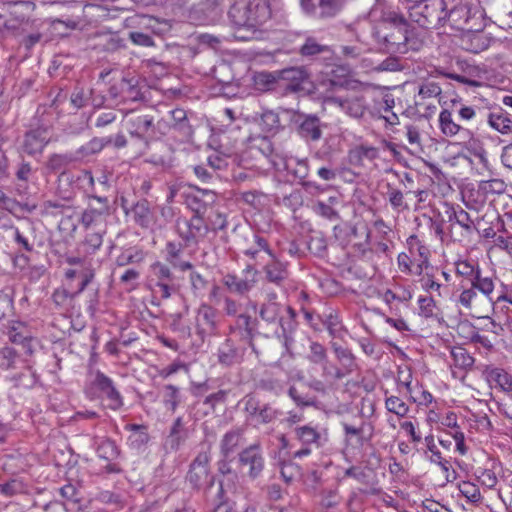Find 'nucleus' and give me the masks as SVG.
<instances>
[{
    "mask_svg": "<svg viewBox=\"0 0 512 512\" xmlns=\"http://www.w3.org/2000/svg\"><path fill=\"white\" fill-rule=\"evenodd\" d=\"M458 489L469 502L478 504L482 501V495L479 487L470 481H462L458 484Z\"/></svg>",
    "mask_w": 512,
    "mask_h": 512,
    "instance_id": "40",
    "label": "nucleus"
},
{
    "mask_svg": "<svg viewBox=\"0 0 512 512\" xmlns=\"http://www.w3.org/2000/svg\"><path fill=\"white\" fill-rule=\"evenodd\" d=\"M94 277V273L92 270L86 271L82 274V281L78 288V290L74 293H70L67 289L61 287L54 290L52 294V300L55 305L59 307H65L71 301V299L81 293L86 286L91 282Z\"/></svg>",
    "mask_w": 512,
    "mask_h": 512,
    "instance_id": "19",
    "label": "nucleus"
},
{
    "mask_svg": "<svg viewBox=\"0 0 512 512\" xmlns=\"http://www.w3.org/2000/svg\"><path fill=\"white\" fill-rule=\"evenodd\" d=\"M470 147L472 148L471 151L473 155L478 158L479 162L484 166L488 167L489 160H488V153L487 151L479 145L475 140L469 142Z\"/></svg>",
    "mask_w": 512,
    "mask_h": 512,
    "instance_id": "63",
    "label": "nucleus"
},
{
    "mask_svg": "<svg viewBox=\"0 0 512 512\" xmlns=\"http://www.w3.org/2000/svg\"><path fill=\"white\" fill-rule=\"evenodd\" d=\"M130 429L134 431L129 437V440L134 447L139 448L148 442V434L142 431L138 425H131Z\"/></svg>",
    "mask_w": 512,
    "mask_h": 512,
    "instance_id": "54",
    "label": "nucleus"
},
{
    "mask_svg": "<svg viewBox=\"0 0 512 512\" xmlns=\"http://www.w3.org/2000/svg\"><path fill=\"white\" fill-rule=\"evenodd\" d=\"M327 50V46L320 45L313 38H308L305 44L301 48V53L306 56H311L315 54H319L323 51Z\"/></svg>",
    "mask_w": 512,
    "mask_h": 512,
    "instance_id": "56",
    "label": "nucleus"
},
{
    "mask_svg": "<svg viewBox=\"0 0 512 512\" xmlns=\"http://www.w3.org/2000/svg\"><path fill=\"white\" fill-rule=\"evenodd\" d=\"M421 288L427 292H436L442 296V285L435 279L433 274L425 273L420 279Z\"/></svg>",
    "mask_w": 512,
    "mask_h": 512,
    "instance_id": "51",
    "label": "nucleus"
},
{
    "mask_svg": "<svg viewBox=\"0 0 512 512\" xmlns=\"http://www.w3.org/2000/svg\"><path fill=\"white\" fill-rule=\"evenodd\" d=\"M10 380L14 383L15 386L31 388L33 387L38 379L34 371H32L31 364L29 362L25 363V371L13 375Z\"/></svg>",
    "mask_w": 512,
    "mask_h": 512,
    "instance_id": "34",
    "label": "nucleus"
},
{
    "mask_svg": "<svg viewBox=\"0 0 512 512\" xmlns=\"http://www.w3.org/2000/svg\"><path fill=\"white\" fill-rule=\"evenodd\" d=\"M144 260V253L135 248H130L123 251L117 258L116 263L118 266H126L129 264L140 263Z\"/></svg>",
    "mask_w": 512,
    "mask_h": 512,
    "instance_id": "42",
    "label": "nucleus"
},
{
    "mask_svg": "<svg viewBox=\"0 0 512 512\" xmlns=\"http://www.w3.org/2000/svg\"><path fill=\"white\" fill-rule=\"evenodd\" d=\"M153 117L149 115H139L129 120V132L132 136L144 138L153 126Z\"/></svg>",
    "mask_w": 512,
    "mask_h": 512,
    "instance_id": "28",
    "label": "nucleus"
},
{
    "mask_svg": "<svg viewBox=\"0 0 512 512\" xmlns=\"http://www.w3.org/2000/svg\"><path fill=\"white\" fill-rule=\"evenodd\" d=\"M246 273H252L253 276L256 275V271L248 266L247 269H246ZM255 278L252 277L251 279L249 278H239L237 277L236 275H232V274H227L223 277V284L232 292H235V293H239V294H243L245 292H248L249 290H251L254 285H255Z\"/></svg>",
    "mask_w": 512,
    "mask_h": 512,
    "instance_id": "21",
    "label": "nucleus"
},
{
    "mask_svg": "<svg viewBox=\"0 0 512 512\" xmlns=\"http://www.w3.org/2000/svg\"><path fill=\"white\" fill-rule=\"evenodd\" d=\"M185 436L182 433V420L177 418L170 431L169 442L173 450H178Z\"/></svg>",
    "mask_w": 512,
    "mask_h": 512,
    "instance_id": "47",
    "label": "nucleus"
},
{
    "mask_svg": "<svg viewBox=\"0 0 512 512\" xmlns=\"http://www.w3.org/2000/svg\"><path fill=\"white\" fill-rule=\"evenodd\" d=\"M487 123L493 130L502 135L512 133V119L502 110L490 112L487 116Z\"/></svg>",
    "mask_w": 512,
    "mask_h": 512,
    "instance_id": "25",
    "label": "nucleus"
},
{
    "mask_svg": "<svg viewBox=\"0 0 512 512\" xmlns=\"http://www.w3.org/2000/svg\"><path fill=\"white\" fill-rule=\"evenodd\" d=\"M251 243H252L251 246H249L243 250V253L246 256H249L250 258L255 259L257 257V255L263 251L266 254H268L271 257V259H274V254L269 249L267 241L264 238H262L256 234H252L251 235Z\"/></svg>",
    "mask_w": 512,
    "mask_h": 512,
    "instance_id": "33",
    "label": "nucleus"
},
{
    "mask_svg": "<svg viewBox=\"0 0 512 512\" xmlns=\"http://www.w3.org/2000/svg\"><path fill=\"white\" fill-rule=\"evenodd\" d=\"M260 318L267 323H278L281 332L278 330V336L287 339L296 329V313L290 307L281 305L274 299H269L265 302L259 310Z\"/></svg>",
    "mask_w": 512,
    "mask_h": 512,
    "instance_id": "5",
    "label": "nucleus"
},
{
    "mask_svg": "<svg viewBox=\"0 0 512 512\" xmlns=\"http://www.w3.org/2000/svg\"><path fill=\"white\" fill-rule=\"evenodd\" d=\"M379 150L374 146L361 144L352 149L349 153L351 163L362 164L364 160L373 161L378 158Z\"/></svg>",
    "mask_w": 512,
    "mask_h": 512,
    "instance_id": "29",
    "label": "nucleus"
},
{
    "mask_svg": "<svg viewBox=\"0 0 512 512\" xmlns=\"http://www.w3.org/2000/svg\"><path fill=\"white\" fill-rule=\"evenodd\" d=\"M129 39L135 44L143 47H151L154 45L152 37L142 32H130Z\"/></svg>",
    "mask_w": 512,
    "mask_h": 512,
    "instance_id": "62",
    "label": "nucleus"
},
{
    "mask_svg": "<svg viewBox=\"0 0 512 512\" xmlns=\"http://www.w3.org/2000/svg\"><path fill=\"white\" fill-rule=\"evenodd\" d=\"M242 199L254 208H260L266 199V195L257 191H248L242 194Z\"/></svg>",
    "mask_w": 512,
    "mask_h": 512,
    "instance_id": "55",
    "label": "nucleus"
},
{
    "mask_svg": "<svg viewBox=\"0 0 512 512\" xmlns=\"http://www.w3.org/2000/svg\"><path fill=\"white\" fill-rule=\"evenodd\" d=\"M397 382L400 386L405 387L408 394H412V373L408 368H400L397 373Z\"/></svg>",
    "mask_w": 512,
    "mask_h": 512,
    "instance_id": "60",
    "label": "nucleus"
},
{
    "mask_svg": "<svg viewBox=\"0 0 512 512\" xmlns=\"http://www.w3.org/2000/svg\"><path fill=\"white\" fill-rule=\"evenodd\" d=\"M449 222L451 223V226H453V224L459 225L465 231L466 235H470L473 232V220L471 219L469 213L463 209L454 211L449 216Z\"/></svg>",
    "mask_w": 512,
    "mask_h": 512,
    "instance_id": "38",
    "label": "nucleus"
},
{
    "mask_svg": "<svg viewBox=\"0 0 512 512\" xmlns=\"http://www.w3.org/2000/svg\"><path fill=\"white\" fill-rule=\"evenodd\" d=\"M441 91V87L437 83L427 82L420 86L418 94L422 98H432L440 95Z\"/></svg>",
    "mask_w": 512,
    "mask_h": 512,
    "instance_id": "59",
    "label": "nucleus"
},
{
    "mask_svg": "<svg viewBox=\"0 0 512 512\" xmlns=\"http://www.w3.org/2000/svg\"><path fill=\"white\" fill-rule=\"evenodd\" d=\"M320 366L322 368V376L326 379H341L344 376V373L340 369L329 362L328 357Z\"/></svg>",
    "mask_w": 512,
    "mask_h": 512,
    "instance_id": "57",
    "label": "nucleus"
},
{
    "mask_svg": "<svg viewBox=\"0 0 512 512\" xmlns=\"http://www.w3.org/2000/svg\"><path fill=\"white\" fill-rule=\"evenodd\" d=\"M345 0H318L315 6L313 0H301L302 8L310 14H318L321 17L334 16L342 7Z\"/></svg>",
    "mask_w": 512,
    "mask_h": 512,
    "instance_id": "15",
    "label": "nucleus"
},
{
    "mask_svg": "<svg viewBox=\"0 0 512 512\" xmlns=\"http://www.w3.org/2000/svg\"><path fill=\"white\" fill-rule=\"evenodd\" d=\"M410 18L419 26L426 29H435L442 26L448 12L445 0H421L409 8Z\"/></svg>",
    "mask_w": 512,
    "mask_h": 512,
    "instance_id": "3",
    "label": "nucleus"
},
{
    "mask_svg": "<svg viewBox=\"0 0 512 512\" xmlns=\"http://www.w3.org/2000/svg\"><path fill=\"white\" fill-rule=\"evenodd\" d=\"M28 360L23 359L18 352L9 346H5L0 350V368L4 370H13L20 367L21 363Z\"/></svg>",
    "mask_w": 512,
    "mask_h": 512,
    "instance_id": "27",
    "label": "nucleus"
},
{
    "mask_svg": "<svg viewBox=\"0 0 512 512\" xmlns=\"http://www.w3.org/2000/svg\"><path fill=\"white\" fill-rule=\"evenodd\" d=\"M265 270L268 280L276 284H279L287 276L283 264L278 262L275 256L272 263L266 265Z\"/></svg>",
    "mask_w": 512,
    "mask_h": 512,
    "instance_id": "41",
    "label": "nucleus"
},
{
    "mask_svg": "<svg viewBox=\"0 0 512 512\" xmlns=\"http://www.w3.org/2000/svg\"><path fill=\"white\" fill-rule=\"evenodd\" d=\"M299 134L306 139L317 141L322 136L320 128V120L318 117L313 115L304 116L303 120L299 124Z\"/></svg>",
    "mask_w": 512,
    "mask_h": 512,
    "instance_id": "24",
    "label": "nucleus"
},
{
    "mask_svg": "<svg viewBox=\"0 0 512 512\" xmlns=\"http://www.w3.org/2000/svg\"><path fill=\"white\" fill-rule=\"evenodd\" d=\"M169 116L171 118V120L173 121L172 123H169L167 120L165 119H162L161 121L158 122V127L160 129H166V128H171V127H182L184 125V122L186 121V112L183 110V109H173L169 112Z\"/></svg>",
    "mask_w": 512,
    "mask_h": 512,
    "instance_id": "45",
    "label": "nucleus"
},
{
    "mask_svg": "<svg viewBox=\"0 0 512 512\" xmlns=\"http://www.w3.org/2000/svg\"><path fill=\"white\" fill-rule=\"evenodd\" d=\"M420 314L426 318L432 317L436 310V302L431 296H421L418 299Z\"/></svg>",
    "mask_w": 512,
    "mask_h": 512,
    "instance_id": "53",
    "label": "nucleus"
},
{
    "mask_svg": "<svg viewBox=\"0 0 512 512\" xmlns=\"http://www.w3.org/2000/svg\"><path fill=\"white\" fill-rule=\"evenodd\" d=\"M371 230L368 225L358 222L353 225L350 233V241L361 255H365L369 251Z\"/></svg>",
    "mask_w": 512,
    "mask_h": 512,
    "instance_id": "20",
    "label": "nucleus"
},
{
    "mask_svg": "<svg viewBox=\"0 0 512 512\" xmlns=\"http://www.w3.org/2000/svg\"><path fill=\"white\" fill-rule=\"evenodd\" d=\"M218 359L219 362L224 365H231L237 361V352L229 340H226L220 345L218 349Z\"/></svg>",
    "mask_w": 512,
    "mask_h": 512,
    "instance_id": "43",
    "label": "nucleus"
},
{
    "mask_svg": "<svg viewBox=\"0 0 512 512\" xmlns=\"http://www.w3.org/2000/svg\"><path fill=\"white\" fill-rule=\"evenodd\" d=\"M103 243L102 235L100 233H90L86 236L83 247L87 254L95 253Z\"/></svg>",
    "mask_w": 512,
    "mask_h": 512,
    "instance_id": "52",
    "label": "nucleus"
},
{
    "mask_svg": "<svg viewBox=\"0 0 512 512\" xmlns=\"http://www.w3.org/2000/svg\"><path fill=\"white\" fill-rule=\"evenodd\" d=\"M393 30L383 35L387 44V49L394 53H407V24L402 17H395L393 20Z\"/></svg>",
    "mask_w": 512,
    "mask_h": 512,
    "instance_id": "13",
    "label": "nucleus"
},
{
    "mask_svg": "<svg viewBox=\"0 0 512 512\" xmlns=\"http://www.w3.org/2000/svg\"><path fill=\"white\" fill-rule=\"evenodd\" d=\"M344 95L326 97L327 105L338 107L347 116L359 119L365 116L369 110L367 101L368 88L359 82H349L345 87Z\"/></svg>",
    "mask_w": 512,
    "mask_h": 512,
    "instance_id": "2",
    "label": "nucleus"
},
{
    "mask_svg": "<svg viewBox=\"0 0 512 512\" xmlns=\"http://www.w3.org/2000/svg\"><path fill=\"white\" fill-rule=\"evenodd\" d=\"M438 123L441 133L446 137H454L460 133L469 132L454 120L452 112L448 109H443L440 112Z\"/></svg>",
    "mask_w": 512,
    "mask_h": 512,
    "instance_id": "23",
    "label": "nucleus"
},
{
    "mask_svg": "<svg viewBox=\"0 0 512 512\" xmlns=\"http://www.w3.org/2000/svg\"><path fill=\"white\" fill-rule=\"evenodd\" d=\"M197 6L207 18L215 19L222 13L225 0H200Z\"/></svg>",
    "mask_w": 512,
    "mask_h": 512,
    "instance_id": "35",
    "label": "nucleus"
},
{
    "mask_svg": "<svg viewBox=\"0 0 512 512\" xmlns=\"http://www.w3.org/2000/svg\"><path fill=\"white\" fill-rule=\"evenodd\" d=\"M407 246L409 254L414 258V260H416V256H418L419 259L417 261L419 263L423 266L428 264L429 250L424 244H422L417 236L411 235L408 237Z\"/></svg>",
    "mask_w": 512,
    "mask_h": 512,
    "instance_id": "32",
    "label": "nucleus"
},
{
    "mask_svg": "<svg viewBox=\"0 0 512 512\" xmlns=\"http://www.w3.org/2000/svg\"><path fill=\"white\" fill-rule=\"evenodd\" d=\"M295 438L302 444V448L295 451L294 458H303L311 454V446L319 447L323 442L327 441L326 431L320 432L311 425L298 426L294 429Z\"/></svg>",
    "mask_w": 512,
    "mask_h": 512,
    "instance_id": "9",
    "label": "nucleus"
},
{
    "mask_svg": "<svg viewBox=\"0 0 512 512\" xmlns=\"http://www.w3.org/2000/svg\"><path fill=\"white\" fill-rule=\"evenodd\" d=\"M385 394H387V392ZM385 408L388 412L393 413L400 418L407 416L410 410L409 406L402 399L394 395H386Z\"/></svg>",
    "mask_w": 512,
    "mask_h": 512,
    "instance_id": "37",
    "label": "nucleus"
},
{
    "mask_svg": "<svg viewBox=\"0 0 512 512\" xmlns=\"http://www.w3.org/2000/svg\"><path fill=\"white\" fill-rule=\"evenodd\" d=\"M486 381L491 387L499 388L501 391L512 392V376L502 368L486 367L483 372Z\"/></svg>",
    "mask_w": 512,
    "mask_h": 512,
    "instance_id": "17",
    "label": "nucleus"
},
{
    "mask_svg": "<svg viewBox=\"0 0 512 512\" xmlns=\"http://www.w3.org/2000/svg\"><path fill=\"white\" fill-rule=\"evenodd\" d=\"M327 357V352L323 345L318 342L311 343L308 355V360L311 363L320 365L322 362H325Z\"/></svg>",
    "mask_w": 512,
    "mask_h": 512,
    "instance_id": "48",
    "label": "nucleus"
},
{
    "mask_svg": "<svg viewBox=\"0 0 512 512\" xmlns=\"http://www.w3.org/2000/svg\"><path fill=\"white\" fill-rule=\"evenodd\" d=\"M495 283L491 277L477 279L471 285L460 284L456 303L475 318H488L496 301L493 298Z\"/></svg>",
    "mask_w": 512,
    "mask_h": 512,
    "instance_id": "1",
    "label": "nucleus"
},
{
    "mask_svg": "<svg viewBox=\"0 0 512 512\" xmlns=\"http://www.w3.org/2000/svg\"><path fill=\"white\" fill-rule=\"evenodd\" d=\"M412 256L407 253H400L397 257L398 267L401 272L409 275H421L423 271V265L418 263L413 267Z\"/></svg>",
    "mask_w": 512,
    "mask_h": 512,
    "instance_id": "39",
    "label": "nucleus"
},
{
    "mask_svg": "<svg viewBox=\"0 0 512 512\" xmlns=\"http://www.w3.org/2000/svg\"><path fill=\"white\" fill-rule=\"evenodd\" d=\"M320 366L322 368V376L326 379H341L344 376V373L340 369L329 362L328 357Z\"/></svg>",
    "mask_w": 512,
    "mask_h": 512,
    "instance_id": "58",
    "label": "nucleus"
},
{
    "mask_svg": "<svg viewBox=\"0 0 512 512\" xmlns=\"http://www.w3.org/2000/svg\"><path fill=\"white\" fill-rule=\"evenodd\" d=\"M249 13L250 9L248 1H241L231 6L229 10V17L238 27L252 28Z\"/></svg>",
    "mask_w": 512,
    "mask_h": 512,
    "instance_id": "26",
    "label": "nucleus"
},
{
    "mask_svg": "<svg viewBox=\"0 0 512 512\" xmlns=\"http://www.w3.org/2000/svg\"><path fill=\"white\" fill-rule=\"evenodd\" d=\"M134 219L141 226H147L150 222V211L146 202H139L133 209Z\"/></svg>",
    "mask_w": 512,
    "mask_h": 512,
    "instance_id": "50",
    "label": "nucleus"
},
{
    "mask_svg": "<svg viewBox=\"0 0 512 512\" xmlns=\"http://www.w3.org/2000/svg\"><path fill=\"white\" fill-rule=\"evenodd\" d=\"M9 340L14 344L22 345L24 353L31 356L37 346V340L32 335V331L21 321H11L7 327Z\"/></svg>",
    "mask_w": 512,
    "mask_h": 512,
    "instance_id": "10",
    "label": "nucleus"
},
{
    "mask_svg": "<svg viewBox=\"0 0 512 512\" xmlns=\"http://www.w3.org/2000/svg\"><path fill=\"white\" fill-rule=\"evenodd\" d=\"M210 446L203 444L196 458L190 466L187 475L189 483L195 488L204 486L211 487L214 483V477L209 471Z\"/></svg>",
    "mask_w": 512,
    "mask_h": 512,
    "instance_id": "6",
    "label": "nucleus"
},
{
    "mask_svg": "<svg viewBox=\"0 0 512 512\" xmlns=\"http://www.w3.org/2000/svg\"><path fill=\"white\" fill-rule=\"evenodd\" d=\"M73 161L69 154H53L49 157L46 167L51 172H58L66 168Z\"/></svg>",
    "mask_w": 512,
    "mask_h": 512,
    "instance_id": "44",
    "label": "nucleus"
},
{
    "mask_svg": "<svg viewBox=\"0 0 512 512\" xmlns=\"http://www.w3.org/2000/svg\"><path fill=\"white\" fill-rule=\"evenodd\" d=\"M218 312L213 307L203 304L196 315V333L204 340L206 337L216 334L218 329Z\"/></svg>",
    "mask_w": 512,
    "mask_h": 512,
    "instance_id": "12",
    "label": "nucleus"
},
{
    "mask_svg": "<svg viewBox=\"0 0 512 512\" xmlns=\"http://www.w3.org/2000/svg\"><path fill=\"white\" fill-rule=\"evenodd\" d=\"M49 141L48 130L46 128H37L26 133L23 147L28 154L34 155L41 153Z\"/></svg>",
    "mask_w": 512,
    "mask_h": 512,
    "instance_id": "16",
    "label": "nucleus"
},
{
    "mask_svg": "<svg viewBox=\"0 0 512 512\" xmlns=\"http://www.w3.org/2000/svg\"><path fill=\"white\" fill-rule=\"evenodd\" d=\"M119 88L123 93H126L127 96H124V98H129L132 100H136L138 98L139 91L137 90L136 85L133 83L132 80L128 79H121L119 83Z\"/></svg>",
    "mask_w": 512,
    "mask_h": 512,
    "instance_id": "61",
    "label": "nucleus"
},
{
    "mask_svg": "<svg viewBox=\"0 0 512 512\" xmlns=\"http://www.w3.org/2000/svg\"><path fill=\"white\" fill-rule=\"evenodd\" d=\"M477 479L479 483L488 489H493L498 483L496 473L491 469H479Z\"/></svg>",
    "mask_w": 512,
    "mask_h": 512,
    "instance_id": "49",
    "label": "nucleus"
},
{
    "mask_svg": "<svg viewBox=\"0 0 512 512\" xmlns=\"http://www.w3.org/2000/svg\"><path fill=\"white\" fill-rule=\"evenodd\" d=\"M96 452L99 458L108 461L105 470L108 473H119V466L114 463L118 458L120 451L114 441L104 438L97 443Z\"/></svg>",
    "mask_w": 512,
    "mask_h": 512,
    "instance_id": "14",
    "label": "nucleus"
},
{
    "mask_svg": "<svg viewBox=\"0 0 512 512\" xmlns=\"http://www.w3.org/2000/svg\"><path fill=\"white\" fill-rule=\"evenodd\" d=\"M249 17L252 29L266 23L271 17V6L269 0H250Z\"/></svg>",
    "mask_w": 512,
    "mask_h": 512,
    "instance_id": "18",
    "label": "nucleus"
},
{
    "mask_svg": "<svg viewBox=\"0 0 512 512\" xmlns=\"http://www.w3.org/2000/svg\"><path fill=\"white\" fill-rule=\"evenodd\" d=\"M261 126L268 133H275L280 127V119L277 113L268 110L261 115Z\"/></svg>",
    "mask_w": 512,
    "mask_h": 512,
    "instance_id": "46",
    "label": "nucleus"
},
{
    "mask_svg": "<svg viewBox=\"0 0 512 512\" xmlns=\"http://www.w3.org/2000/svg\"><path fill=\"white\" fill-rule=\"evenodd\" d=\"M176 229L186 246L198 243L205 238L209 231L205 221L198 215H194L190 219L178 218Z\"/></svg>",
    "mask_w": 512,
    "mask_h": 512,
    "instance_id": "8",
    "label": "nucleus"
},
{
    "mask_svg": "<svg viewBox=\"0 0 512 512\" xmlns=\"http://www.w3.org/2000/svg\"><path fill=\"white\" fill-rule=\"evenodd\" d=\"M239 463L242 468H247V476L256 479L264 469V457L260 445L252 444L239 453Z\"/></svg>",
    "mask_w": 512,
    "mask_h": 512,
    "instance_id": "11",
    "label": "nucleus"
},
{
    "mask_svg": "<svg viewBox=\"0 0 512 512\" xmlns=\"http://www.w3.org/2000/svg\"><path fill=\"white\" fill-rule=\"evenodd\" d=\"M174 276L168 266L155 262L150 266L147 285L154 294L167 299L171 296Z\"/></svg>",
    "mask_w": 512,
    "mask_h": 512,
    "instance_id": "7",
    "label": "nucleus"
},
{
    "mask_svg": "<svg viewBox=\"0 0 512 512\" xmlns=\"http://www.w3.org/2000/svg\"><path fill=\"white\" fill-rule=\"evenodd\" d=\"M94 199L100 202L102 207L97 209L90 206L82 213L81 223L85 228H89L99 222L107 210L106 198L95 196Z\"/></svg>",
    "mask_w": 512,
    "mask_h": 512,
    "instance_id": "30",
    "label": "nucleus"
},
{
    "mask_svg": "<svg viewBox=\"0 0 512 512\" xmlns=\"http://www.w3.org/2000/svg\"><path fill=\"white\" fill-rule=\"evenodd\" d=\"M454 265L456 275L463 278L461 284L471 285L476 282L477 279H485V277L481 275L479 266L468 260H458Z\"/></svg>",
    "mask_w": 512,
    "mask_h": 512,
    "instance_id": "22",
    "label": "nucleus"
},
{
    "mask_svg": "<svg viewBox=\"0 0 512 512\" xmlns=\"http://www.w3.org/2000/svg\"><path fill=\"white\" fill-rule=\"evenodd\" d=\"M453 365L457 368L468 370L474 365V358L462 347H454L451 350Z\"/></svg>",
    "mask_w": 512,
    "mask_h": 512,
    "instance_id": "36",
    "label": "nucleus"
},
{
    "mask_svg": "<svg viewBox=\"0 0 512 512\" xmlns=\"http://www.w3.org/2000/svg\"><path fill=\"white\" fill-rule=\"evenodd\" d=\"M85 392L90 399L98 398L101 395L108 401L107 407L111 410H119L123 405V397L116 389L111 378L99 370H90Z\"/></svg>",
    "mask_w": 512,
    "mask_h": 512,
    "instance_id": "4",
    "label": "nucleus"
},
{
    "mask_svg": "<svg viewBox=\"0 0 512 512\" xmlns=\"http://www.w3.org/2000/svg\"><path fill=\"white\" fill-rule=\"evenodd\" d=\"M277 417V412L268 405H264L255 416L258 422L266 424L270 423Z\"/></svg>",
    "mask_w": 512,
    "mask_h": 512,
    "instance_id": "64",
    "label": "nucleus"
},
{
    "mask_svg": "<svg viewBox=\"0 0 512 512\" xmlns=\"http://www.w3.org/2000/svg\"><path fill=\"white\" fill-rule=\"evenodd\" d=\"M241 442V430H232L225 433L220 444L221 453L225 457H228L230 454L235 452V450L240 446Z\"/></svg>",
    "mask_w": 512,
    "mask_h": 512,
    "instance_id": "31",
    "label": "nucleus"
}]
</instances>
